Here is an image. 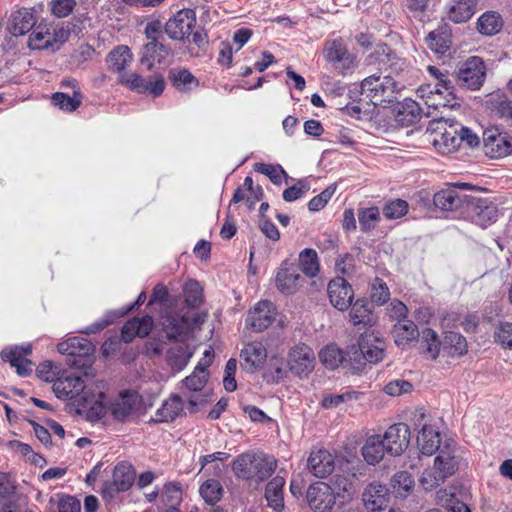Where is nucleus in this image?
<instances>
[{
	"label": "nucleus",
	"mask_w": 512,
	"mask_h": 512,
	"mask_svg": "<svg viewBox=\"0 0 512 512\" xmlns=\"http://www.w3.org/2000/svg\"><path fill=\"white\" fill-rule=\"evenodd\" d=\"M203 322L198 314L187 312H167L162 316L161 326L169 341L179 343L167 351L166 361L175 372L182 371L194 354V349L186 343V339L194 326Z\"/></svg>",
	"instance_id": "f257e3e1"
},
{
	"label": "nucleus",
	"mask_w": 512,
	"mask_h": 512,
	"mask_svg": "<svg viewBox=\"0 0 512 512\" xmlns=\"http://www.w3.org/2000/svg\"><path fill=\"white\" fill-rule=\"evenodd\" d=\"M276 467V459L264 453H242L232 462V470L236 478L256 483L268 479Z\"/></svg>",
	"instance_id": "f03ea898"
},
{
	"label": "nucleus",
	"mask_w": 512,
	"mask_h": 512,
	"mask_svg": "<svg viewBox=\"0 0 512 512\" xmlns=\"http://www.w3.org/2000/svg\"><path fill=\"white\" fill-rule=\"evenodd\" d=\"M209 372L198 363L193 372L182 380L184 391L182 396L187 402V409L190 414L197 413L210 401L211 392L206 389Z\"/></svg>",
	"instance_id": "7ed1b4c3"
},
{
	"label": "nucleus",
	"mask_w": 512,
	"mask_h": 512,
	"mask_svg": "<svg viewBox=\"0 0 512 512\" xmlns=\"http://www.w3.org/2000/svg\"><path fill=\"white\" fill-rule=\"evenodd\" d=\"M399 84L390 76L371 75L361 82V93L375 106H383L397 99Z\"/></svg>",
	"instance_id": "20e7f679"
},
{
	"label": "nucleus",
	"mask_w": 512,
	"mask_h": 512,
	"mask_svg": "<svg viewBox=\"0 0 512 512\" xmlns=\"http://www.w3.org/2000/svg\"><path fill=\"white\" fill-rule=\"evenodd\" d=\"M143 405L141 395L132 389L121 390L108 403V414L119 423L133 421Z\"/></svg>",
	"instance_id": "39448f33"
},
{
	"label": "nucleus",
	"mask_w": 512,
	"mask_h": 512,
	"mask_svg": "<svg viewBox=\"0 0 512 512\" xmlns=\"http://www.w3.org/2000/svg\"><path fill=\"white\" fill-rule=\"evenodd\" d=\"M486 66L482 58L471 56L462 62L455 72L456 83L469 90H478L486 79Z\"/></svg>",
	"instance_id": "423d86ee"
},
{
	"label": "nucleus",
	"mask_w": 512,
	"mask_h": 512,
	"mask_svg": "<svg viewBox=\"0 0 512 512\" xmlns=\"http://www.w3.org/2000/svg\"><path fill=\"white\" fill-rule=\"evenodd\" d=\"M118 81L132 91L137 93L148 92L154 97L160 96L166 86L164 77L158 73L152 74L145 79L135 72H126L118 76Z\"/></svg>",
	"instance_id": "0eeeda50"
},
{
	"label": "nucleus",
	"mask_w": 512,
	"mask_h": 512,
	"mask_svg": "<svg viewBox=\"0 0 512 512\" xmlns=\"http://www.w3.org/2000/svg\"><path fill=\"white\" fill-rule=\"evenodd\" d=\"M196 22L194 10L182 9L165 23L164 32L171 40L184 42L191 35Z\"/></svg>",
	"instance_id": "6e6552de"
},
{
	"label": "nucleus",
	"mask_w": 512,
	"mask_h": 512,
	"mask_svg": "<svg viewBox=\"0 0 512 512\" xmlns=\"http://www.w3.org/2000/svg\"><path fill=\"white\" fill-rule=\"evenodd\" d=\"M135 481V471L131 464L119 462L113 469L112 479L105 481L101 488L104 498H112L118 492L130 489Z\"/></svg>",
	"instance_id": "1a4fd4ad"
},
{
	"label": "nucleus",
	"mask_w": 512,
	"mask_h": 512,
	"mask_svg": "<svg viewBox=\"0 0 512 512\" xmlns=\"http://www.w3.org/2000/svg\"><path fill=\"white\" fill-rule=\"evenodd\" d=\"M483 149L489 158H504L512 154V138L496 127L487 128L483 132Z\"/></svg>",
	"instance_id": "9d476101"
},
{
	"label": "nucleus",
	"mask_w": 512,
	"mask_h": 512,
	"mask_svg": "<svg viewBox=\"0 0 512 512\" xmlns=\"http://www.w3.org/2000/svg\"><path fill=\"white\" fill-rule=\"evenodd\" d=\"M383 355L382 340L374 332L366 331L361 334L358 347L352 353V359L358 362L363 359L369 363H377L383 359Z\"/></svg>",
	"instance_id": "9b49d317"
},
{
	"label": "nucleus",
	"mask_w": 512,
	"mask_h": 512,
	"mask_svg": "<svg viewBox=\"0 0 512 512\" xmlns=\"http://www.w3.org/2000/svg\"><path fill=\"white\" fill-rule=\"evenodd\" d=\"M57 349L61 354L73 358L69 360V365L82 367L85 365V358L94 353L95 346L88 339L76 336L59 343Z\"/></svg>",
	"instance_id": "f8f14e48"
},
{
	"label": "nucleus",
	"mask_w": 512,
	"mask_h": 512,
	"mask_svg": "<svg viewBox=\"0 0 512 512\" xmlns=\"http://www.w3.org/2000/svg\"><path fill=\"white\" fill-rule=\"evenodd\" d=\"M306 499L309 507L314 512H331L336 504L335 495L332 494L328 483L320 481L308 487Z\"/></svg>",
	"instance_id": "ddd939ff"
},
{
	"label": "nucleus",
	"mask_w": 512,
	"mask_h": 512,
	"mask_svg": "<svg viewBox=\"0 0 512 512\" xmlns=\"http://www.w3.org/2000/svg\"><path fill=\"white\" fill-rule=\"evenodd\" d=\"M323 55L326 61L331 63L333 68L340 73L351 69L354 63L353 56L341 39L327 41L324 45Z\"/></svg>",
	"instance_id": "4468645a"
},
{
	"label": "nucleus",
	"mask_w": 512,
	"mask_h": 512,
	"mask_svg": "<svg viewBox=\"0 0 512 512\" xmlns=\"http://www.w3.org/2000/svg\"><path fill=\"white\" fill-rule=\"evenodd\" d=\"M314 366L315 354L309 346L302 344L290 350L288 367L294 375L298 377L307 376L313 371Z\"/></svg>",
	"instance_id": "2eb2a0df"
},
{
	"label": "nucleus",
	"mask_w": 512,
	"mask_h": 512,
	"mask_svg": "<svg viewBox=\"0 0 512 512\" xmlns=\"http://www.w3.org/2000/svg\"><path fill=\"white\" fill-rule=\"evenodd\" d=\"M388 454L399 456L407 449L410 442V429L405 423H396L387 428L382 435Z\"/></svg>",
	"instance_id": "dca6fc26"
},
{
	"label": "nucleus",
	"mask_w": 512,
	"mask_h": 512,
	"mask_svg": "<svg viewBox=\"0 0 512 512\" xmlns=\"http://www.w3.org/2000/svg\"><path fill=\"white\" fill-rule=\"evenodd\" d=\"M53 392L61 400L78 399L86 393L82 377L74 374H63L53 382Z\"/></svg>",
	"instance_id": "f3484780"
},
{
	"label": "nucleus",
	"mask_w": 512,
	"mask_h": 512,
	"mask_svg": "<svg viewBox=\"0 0 512 512\" xmlns=\"http://www.w3.org/2000/svg\"><path fill=\"white\" fill-rule=\"evenodd\" d=\"M390 491L385 484L372 482L362 493V501L369 512H380L389 506Z\"/></svg>",
	"instance_id": "a211bd4d"
},
{
	"label": "nucleus",
	"mask_w": 512,
	"mask_h": 512,
	"mask_svg": "<svg viewBox=\"0 0 512 512\" xmlns=\"http://www.w3.org/2000/svg\"><path fill=\"white\" fill-rule=\"evenodd\" d=\"M448 124L447 120L438 122V132L433 139L434 146L442 153H451L461 145V137H459V124Z\"/></svg>",
	"instance_id": "6ab92c4d"
},
{
	"label": "nucleus",
	"mask_w": 512,
	"mask_h": 512,
	"mask_svg": "<svg viewBox=\"0 0 512 512\" xmlns=\"http://www.w3.org/2000/svg\"><path fill=\"white\" fill-rule=\"evenodd\" d=\"M172 55L173 50L165 40L147 41L140 51V63L152 70L156 63L162 64Z\"/></svg>",
	"instance_id": "aec40b11"
},
{
	"label": "nucleus",
	"mask_w": 512,
	"mask_h": 512,
	"mask_svg": "<svg viewBox=\"0 0 512 512\" xmlns=\"http://www.w3.org/2000/svg\"><path fill=\"white\" fill-rule=\"evenodd\" d=\"M327 293L330 303L340 311L347 310L352 304L354 292L343 277L332 279L328 284Z\"/></svg>",
	"instance_id": "412c9836"
},
{
	"label": "nucleus",
	"mask_w": 512,
	"mask_h": 512,
	"mask_svg": "<svg viewBox=\"0 0 512 512\" xmlns=\"http://www.w3.org/2000/svg\"><path fill=\"white\" fill-rule=\"evenodd\" d=\"M468 208L473 221L483 228L495 222L498 216L496 205L488 199L471 197Z\"/></svg>",
	"instance_id": "4be33fe9"
},
{
	"label": "nucleus",
	"mask_w": 512,
	"mask_h": 512,
	"mask_svg": "<svg viewBox=\"0 0 512 512\" xmlns=\"http://www.w3.org/2000/svg\"><path fill=\"white\" fill-rule=\"evenodd\" d=\"M303 277L300 275L297 266L290 264L287 261L283 262L276 274V287L278 290L287 295L297 292L303 282Z\"/></svg>",
	"instance_id": "5701e85b"
},
{
	"label": "nucleus",
	"mask_w": 512,
	"mask_h": 512,
	"mask_svg": "<svg viewBox=\"0 0 512 512\" xmlns=\"http://www.w3.org/2000/svg\"><path fill=\"white\" fill-rule=\"evenodd\" d=\"M275 315L276 312L273 303L263 300L258 302L255 307L249 311L246 323L256 332H261L273 323Z\"/></svg>",
	"instance_id": "b1692460"
},
{
	"label": "nucleus",
	"mask_w": 512,
	"mask_h": 512,
	"mask_svg": "<svg viewBox=\"0 0 512 512\" xmlns=\"http://www.w3.org/2000/svg\"><path fill=\"white\" fill-rule=\"evenodd\" d=\"M307 468L313 476L325 478L333 472L335 458L324 448L314 449L307 459Z\"/></svg>",
	"instance_id": "393cba45"
},
{
	"label": "nucleus",
	"mask_w": 512,
	"mask_h": 512,
	"mask_svg": "<svg viewBox=\"0 0 512 512\" xmlns=\"http://www.w3.org/2000/svg\"><path fill=\"white\" fill-rule=\"evenodd\" d=\"M37 23L33 9L20 8L9 17L7 29L13 36H22L32 30Z\"/></svg>",
	"instance_id": "a878e982"
},
{
	"label": "nucleus",
	"mask_w": 512,
	"mask_h": 512,
	"mask_svg": "<svg viewBox=\"0 0 512 512\" xmlns=\"http://www.w3.org/2000/svg\"><path fill=\"white\" fill-rule=\"evenodd\" d=\"M104 398L105 395L102 392L97 395L86 392L78 399V406L87 413L90 421L99 420L108 414V405L104 403Z\"/></svg>",
	"instance_id": "bb28decb"
},
{
	"label": "nucleus",
	"mask_w": 512,
	"mask_h": 512,
	"mask_svg": "<svg viewBox=\"0 0 512 512\" xmlns=\"http://www.w3.org/2000/svg\"><path fill=\"white\" fill-rule=\"evenodd\" d=\"M393 112L395 120L402 126L413 125L421 118V108L411 98H405L403 101L397 102Z\"/></svg>",
	"instance_id": "cd10ccee"
},
{
	"label": "nucleus",
	"mask_w": 512,
	"mask_h": 512,
	"mask_svg": "<svg viewBox=\"0 0 512 512\" xmlns=\"http://www.w3.org/2000/svg\"><path fill=\"white\" fill-rule=\"evenodd\" d=\"M267 357V351L262 343L252 342L242 349L241 358L243 368L248 372H254L262 367Z\"/></svg>",
	"instance_id": "c85d7f7f"
},
{
	"label": "nucleus",
	"mask_w": 512,
	"mask_h": 512,
	"mask_svg": "<svg viewBox=\"0 0 512 512\" xmlns=\"http://www.w3.org/2000/svg\"><path fill=\"white\" fill-rule=\"evenodd\" d=\"M153 327L151 316L133 318L127 321L121 330V338L125 343H130L136 336L146 337Z\"/></svg>",
	"instance_id": "c756f323"
},
{
	"label": "nucleus",
	"mask_w": 512,
	"mask_h": 512,
	"mask_svg": "<svg viewBox=\"0 0 512 512\" xmlns=\"http://www.w3.org/2000/svg\"><path fill=\"white\" fill-rule=\"evenodd\" d=\"M146 300V293L141 292L135 301L133 305H131L129 308H127L125 311H109L107 312L100 320L96 321L95 323L89 325L84 330H82V333L85 334H95L103 329H105L107 326L114 323L117 319L123 317L126 313L134 309L135 307L141 306Z\"/></svg>",
	"instance_id": "7c9ffc66"
},
{
	"label": "nucleus",
	"mask_w": 512,
	"mask_h": 512,
	"mask_svg": "<svg viewBox=\"0 0 512 512\" xmlns=\"http://www.w3.org/2000/svg\"><path fill=\"white\" fill-rule=\"evenodd\" d=\"M361 451L364 460L370 465L378 464L385 454H388L384 440L379 434L367 437Z\"/></svg>",
	"instance_id": "2f4dec72"
},
{
	"label": "nucleus",
	"mask_w": 512,
	"mask_h": 512,
	"mask_svg": "<svg viewBox=\"0 0 512 512\" xmlns=\"http://www.w3.org/2000/svg\"><path fill=\"white\" fill-rule=\"evenodd\" d=\"M184 397L173 394L166 401L163 402L162 406L156 411L155 421L157 422H170L178 416H181L184 412Z\"/></svg>",
	"instance_id": "473e14b6"
},
{
	"label": "nucleus",
	"mask_w": 512,
	"mask_h": 512,
	"mask_svg": "<svg viewBox=\"0 0 512 512\" xmlns=\"http://www.w3.org/2000/svg\"><path fill=\"white\" fill-rule=\"evenodd\" d=\"M133 53L126 45H119L113 48L107 56V66L109 70L121 73H126L125 68L133 61Z\"/></svg>",
	"instance_id": "72a5a7b5"
},
{
	"label": "nucleus",
	"mask_w": 512,
	"mask_h": 512,
	"mask_svg": "<svg viewBox=\"0 0 512 512\" xmlns=\"http://www.w3.org/2000/svg\"><path fill=\"white\" fill-rule=\"evenodd\" d=\"M440 433L431 425L423 424L417 437V444L420 451L425 455H432L440 451Z\"/></svg>",
	"instance_id": "f704fd0d"
},
{
	"label": "nucleus",
	"mask_w": 512,
	"mask_h": 512,
	"mask_svg": "<svg viewBox=\"0 0 512 512\" xmlns=\"http://www.w3.org/2000/svg\"><path fill=\"white\" fill-rule=\"evenodd\" d=\"M432 202L441 211H454L462 206L464 200L454 188H447L435 193Z\"/></svg>",
	"instance_id": "c9c22d12"
},
{
	"label": "nucleus",
	"mask_w": 512,
	"mask_h": 512,
	"mask_svg": "<svg viewBox=\"0 0 512 512\" xmlns=\"http://www.w3.org/2000/svg\"><path fill=\"white\" fill-rule=\"evenodd\" d=\"M51 29L52 24L45 19H42L38 24L36 23L29 36L28 46L37 50L50 48Z\"/></svg>",
	"instance_id": "e433bc0d"
},
{
	"label": "nucleus",
	"mask_w": 512,
	"mask_h": 512,
	"mask_svg": "<svg viewBox=\"0 0 512 512\" xmlns=\"http://www.w3.org/2000/svg\"><path fill=\"white\" fill-rule=\"evenodd\" d=\"M349 317L355 326L371 327L375 323V317L366 299L356 300L349 312Z\"/></svg>",
	"instance_id": "4c0bfd02"
},
{
	"label": "nucleus",
	"mask_w": 512,
	"mask_h": 512,
	"mask_svg": "<svg viewBox=\"0 0 512 512\" xmlns=\"http://www.w3.org/2000/svg\"><path fill=\"white\" fill-rule=\"evenodd\" d=\"M168 78L172 85L180 92H188L198 87V79L185 68H173L169 71Z\"/></svg>",
	"instance_id": "58836bf2"
},
{
	"label": "nucleus",
	"mask_w": 512,
	"mask_h": 512,
	"mask_svg": "<svg viewBox=\"0 0 512 512\" xmlns=\"http://www.w3.org/2000/svg\"><path fill=\"white\" fill-rule=\"evenodd\" d=\"M437 464L447 476H451L458 468L459 460L456 455V446L452 443L445 444L439 451L438 456L435 458Z\"/></svg>",
	"instance_id": "ea45409f"
},
{
	"label": "nucleus",
	"mask_w": 512,
	"mask_h": 512,
	"mask_svg": "<svg viewBox=\"0 0 512 512\" xmlns=\"http://www.w3.org/2000/svg\"><path fill=\"white\" fill-rule=\"evenodd\" d=\"M285 479L282 476H275L266 486L265 498L268 506L274 510H282L284 508L283 487Z\"/></svg>",
	"instance_id": "a19ab883"
},
{
	"label": "nucleus",
	"mask_w": 512,
	"mask_h": 512,
	"mask_svg": "<svg viewBox=\"0 0 512 512\" xmlns=\"http://www.w3.org/2000/svg\"><path fill=\"white\" fill-rule=\"evenodd\" d=\"M426 42L433 52L445 55L451 46L450 32L445 27L431 31L426 38Z\"/></svg>",
	"instance_id": "79ce46f5"
},
{
	"label": "nucleus",
	"mask_w": 512,
	"mask_h": 512,
	"mask_svg": "<svg viewBox=\"0 0 512 512\" xmlns=\"http://www.w3.org/2000/svg\"><path fill=\"white\" fill-rule=\"evenodd\" d=\"M475 0H452L449 8V19L455 23L468 21L475 13Z\"/></svg>",
	"instance_id": "37998d69"
},
{
	"label": "nucleus",
	"mask_w": 512,
	"mask_h": 512,
	"mask_svg": "<svg viewBox=\"0 0 512 512\" xmlns=\"http://www.w3.org/2000/svg\"><path fill=\"white\" fill-rule=\"evenodd\" d=\"M52 103L54 106L66 112L75 111L82 102V94L80 89L73 90L72 96L63 93V92H55L51 97Z\"/></svg>",
	"instance_id": "c03bdc74"
},
{
	"label": "nucleus",
	"mask_w": 512,
	"mask_h": 512,
	"mask_svg": "<svg viewBox=\"0 0 512 512\" xmlns=\"http://www.w3.org/2000/svg\"><path fill=\"white\" fill-rule=\"evenodd\" d=\"M328 486L331 488L332 494L335 495L336 499L348 500L351 499L355 493L353 483L348 477L341 474H335Z\"/></svg>",
	"instance_id": "a18cd8bd"
},
{
	"label": "nucleus",
	"mask_w": 512,
	"mask_h": 512,
	"mask_svg": "<svg viewBox=\"0 0 512 512\" xmlns=\"http://www.w3.org/2000/svg\"><path fill=\"white\" fill-rule=\"evenodd\" d=\"M442 345L443 349L447 350L448 354L452 357H461L467 353L466 338L456 332L447 333Z\"/></svg>",
	"instance_id": "49530a36"
},
{
	"label": "nucleus",
	"mask_w": 512,
	"mask_h": 512,
	"mask_svg": "<svg viewBox=\"0 0 512 512\" xmlns=\"http://www.w3.org/2000/svg\"><path fill=\"white\" fill-rule=\"evenodd\" d=\"M449 476L434 463L432 467L425 469L420 478V484L426 491H431L442 484Z\"/></svg>",
	"instance_id": "de8ad7c7"
},
{
	"label": "nucleus",
	"mask_w": 512,
	"mask_h": 512,
	"mask_svg": "<svg viewBox=\"0 0 512 512\" xmlns=\"http://www.w3.org/2000/svg\"><path fill=\"white\" fill-rule=\"evenodd\" d=\"M502 28V19L496 12L484 13L477 22V30L486 36L498 33Z\"/></svg>",
	"instance_id": "09e8293b"
},
{
	"label": "nucleus",
	"mask_w": 512,
	"mask_h": 512,
	"mask_svg": "<svg viewBox=\"0 0 512 512\" xmlns=\"http://www.w3.org/2000/svg\"><path fill=\"white\" fill-rule=\"evenodd\" d=\"M1 358L10 362L11 366L16 368L20 376H26L31 371V361L21 358V352L18 348L2 350Z\"/></svg>",
	"instance_id": "8fccbe9b"
},
{
	"label": "nucleus",
	"mask_w": 512,
	"mask_h": 512,
	"mask_svg": "<svg viewBox=\"0 0 512 512\" xmlns=\"http://www.w3.org/2000/svg\"><path fill=\"white\" fill-rule=\"evenodd\" d=\"M393 333L396 344L403 345L415 339L418 335V330L412 321L402 319L394 325Z\"/></svg>",
	"instance_id": "3c124183"
},
{
	"label": "nucleus",
	"mask_w": 512,
	"mask_h": 512,
	"mask_svg": "<svg viewBox=\"0 0 512 512\" xmlns=\"http://www.w3.org/2000/svg\"><path fill=\"white\" fill-rule=\"evenodd\" d=\"M299 267L308 277H314L319 271V261L314 249L306 248L299 254Z\"/></svg>",
	"instance_id": "603ef678"
},
{
	"label": "nucleus",
	"mask_w": 512,
	"mask_h": 512,
	"mask_svg": "<svg viewBox=\"0 0 512 512\" xmlns=\"http://www.w3.org/2000/svg\"><path fill=\"white\" fill-rule=\"evenodd\" d=\"M357 216L361 231L367 233L375 229L380 221V210L376 206L360 208Z\"/></svg>",
	"instance_id": "864d4df0"
},
{
	"label": "nucleus",
	"mask_w": 512,
	"mask_h": 512,
	"mask_svg": "<svg viewBox=\"0 0 512 512\" xmlns=\"http://www.w3.org/2000/svg\"><path fill=\"white\" fill-rule=\"evenodd\" d=\"M199 492L207 504L214 505L221 499L223 487L218 480L208 479L200 486Z\"/></svg>",
	"instance_id": "5fc2aeb1"
},
{
	"label": "nucleus",
	"mask_w": 512,
	"mask_h": 512,
	"mask_svg": "<svg viewBox=\"0 0 512 512\" xmlns=\"http://www.w3.org/2000/svg\"><path fill=\"white\" fill-rule=\"evenodd\" d=\"M391 486L398 495L405 496L414 487V479L409 472L399 471L392 476Z\"/></svg>",
	"instance_id": "6e6d98bb"
},
{
	"label": "nucleus",
	"mask_w": 512,
	"mask_h": 512,
	"mask_svg": "<svg viewBox=\"0 0 512 512\" xmlns=\"http://www.w3.org/2000/svg\"><path fill=\"white\" fill-rule=\"evenodd\" d=\"M396 58L392 53L391 48L387 44H380L376 50L367 57L368 64H378L380 68L387 66L389 63L392 66L393 60Z\"/></svg>",
	"instance_id": "4d7b16f0"
},
{
	"label": "nucleus",
	"mask_w": 512,
	"mask_h": 512,
	"mask_svg": "<svg viewBox=\"0 0 512 512\" xmlns=\"http://www.w3.org/2000/svg\"><path fill=\"white\" fill-rule=\"evenodd\" d=\"M50 504H56L59 512H81V504L78 499L66 494H55L49 500Z\"/></svg>",
	"instance_id": "13d9d810"
},
{
	"label": "nucleus",
	"mask_w": 512,
	"mask_h": 512,
	"mask_svg": "<svg viewBox=\"0 0 512 512\" xmlns=\"http://www.w3.org/2000/svg\"><path fill=\"white\" fill-rule=\"evenodd\" d=\"M182 491L175 482H168L164 485L160 493L162 503L169 507H176L181 502Z\"/></svg>",
	"instance_id": "bf43d9fd"
},
{
	"label": "nucleus",
	"mask_w": 512,
	"mask_h": 512,
	"mask_svg": "<svg viewBox=\"0 0 512 512\" xmlns=\"http://www.w3.org/2000/svg\"><path fill=\"white\" fill-rule=\"evenodd\" d=\"M254 170L269 177L275 185H281L282 178L287 176L281 165L255 163Z\"/></svg>",
	"instance_id": "052dcab7"
},
{
	"label": "nucleus",
	"mask_w": 512,
	"mask_h": 512,
	"mask_svg": "<svg viewBox=\"0 0 512 512\" xmlns=\"http://www.w3.org/2000/svg\"><path fill=\"white\" fill-rule=\"evenodd\" d=\"M422 345L424 352L429 355L431 359H436L439 355L441 343L438 340L437 334L434 330L426 328L422 332Z\"/></svg>",
	"instance_id": "680f3d73"
},
{
	"label": "nucleus",
	"mask_w": 512,
	"mask_h": 512,
	"mask_svg": "<svg viewBox=\"0 0 512 512\" xmlns=\"http://www.w3.org/2000/svg\"><path fill=\"white\" fill-rule=\"evenodd\" d=\"M321 362L329 369H335L343 360L342 352L335 345L324 347L320 353Z\"/></svg>",
	"instance_id": "e2e57ef3"
},
{
	"label": "nucleus",
	"mask_w": 512,
	"mask_h": 512,
	"mask_svg": "<svg viewBox=\"0 0 512 512\" xmlns=\"http://www.w3.org/2000/svg\"><path fill=\"white\" fill-rule=\"evenodd\" d=\"M430 0H402L403 11L418 20H422L428 10Z\"/></svg>",
	"instance_id": "0e129e2a"
},
{
	"label": "nucleus",
	"mask_w": 512,
	"mask_h": 512,
	"mask_svg": "<svg viewBox=\"0 0 512 512\" xmlns=\"http://www.w3.org/2000/svg\"><path fill=\"white\" fill-rule=\"evenodd\" d=\"M184 298L188 307H198L202 301V287L194 280H190L184 287Z\"/></svg>",
	"instance_id": "69168bd1"
},
{
	"label": "nucleus",
	"mask_w": 512,
	"mask_h": 512,
	"mask_svg": "<svg viewBox=\"0 0 512 512\" xmlns=\"http://www.w3.org/2000/svg\"><path fill=\"white\" fill-rule=\"evenodd\" d=\"M408 211V203L402 199L389 201L383 207V215L387 219H398L404 216Z\"/></svg>",
	"instance_id": "338daca9"
},
{
	"label": "nucleus",
	"mask_w": 512,
	"mask_h": 512,
	"mask_svg": "<svg viewBox=\"0 0 512 512\" xmlns=\"http://www.w3.org/2000/svg\"><path fill=\"white\" fill-rule=\"evenodd\" d=\"M76 5V0H51L49 2L50 11L57 18L69 16Z\"/></svg>",
	"instance_id": "774afa93"
}]
</instances>
